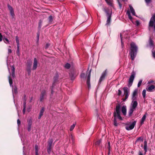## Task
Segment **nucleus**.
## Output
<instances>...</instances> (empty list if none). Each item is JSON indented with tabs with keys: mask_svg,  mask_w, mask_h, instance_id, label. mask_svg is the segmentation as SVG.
Wrapping results in <instances>:
<instances>
[{
	"mask_svg": "<svg viewBox=\"0 0 155 155\" xmlns=\"http://www.w3.org/2000/svg\"><path fill=\"white\" fill-rule=\"evenodd\" d=\"M138 96V89H136L133 91L132 96V100L131 104V106L129 111V116H131L137 106L138 103L137 101Z\"/></svg>",
	"mask_w": 155,
	"mask_h": 155,
	"instance_id": "1",
	"label": "nucleus"
},
{
	"mask_svg": "<svg viewBox=\"0 0 155 155\" xmlns=\"http://www.w3.org/2000/svg\"><path fill=\"white\" fill-rule=\"evenodd\" d=\"M120 106L119 104L117 105L116 106V112L114 114V125L115 126L118 125V124L116 120V117H117L119 119L122 120V119L120 116Z\"/></svg>",
	"mask_w": 155,
	"mask_h": 155,
	"instance_id": "2",
	"label": "nucleus"
},
{
	"mask_svg": "<svg viewBox=\"0 0 155 155\" xmlns=\"http://www.w3.org/2000/svg\"><path fill=\"white\" fill-rule=\"evenodd\" d=\"M137 50V46L134 43L132 42L130 44V54L132 60H134L136 56Z\"/></svg>",
	"mask_w": 155,
	"mask_h": 155,
	"instance_id": "3",
	"label": "nucleus"
},
{
	"mask_svg": "<svg viewBox=\"0 0 155 155\" xmlns=\"http://www.w3.org/2000/svg\"><path fill=\"white\" fill-rule=\"evenodd\" d=\"M150 27L153 28L155 31V14L152 15L150 19L149 25V30Z\"/></svg>",
	"mask_w": 155,
	"mask_h": 155,
	"instance_id": "4",
	"label": "nucleus"
},
{
	"mask_svg": "<svg viewBox=\"0 0 155 155\" xmlns=\"http://www.w3.org/2000/svg\"><path fill=\"white\" fill-rule=\"evenodd\" d=\"M104 10L106 13L107 16L106 25H108L110 22L111 13H109L108 9L107 8H104Z\"/></svg>",
	"mask_w": 155,
	"mask_h": 155,
	"instance_id": "5",
	"label": "nucleus"
},
{
	"mask_svg": "<svg viewBox=\"0 0 155 155\" xmlns=\"http://www.w3.org/2000/svg\"><path fill=\"white\" fill-rule=\"evenodd\" d=\"M136 121H134L131 124H127L125 128L128 130H129L133 129L136 125Z\"/></svg>",
	"mask_w": 155,
	"mask_h": 155,
	"instance_id": "6",
	"label": "nucleus"
},
{
	"mask_svg": "<svg viewBox=\"0 0 155 155\" xmlns=\"http://www.w3.org/2000/svg\"><path fill=\"white\" fill-rule=\"evenodd\" d=\"M135 75V74L134 73V72H132L129 80L128 85V87H130L132 85L134 78Z\"/></svg>",
	"mask_w": 155,
	"mask_h": 155,
	"instance_id": "7",
	"label": "nucleus"
},
{
	"mask_svg": "<svg viewBox=\"0 0 155 155\" xmlns=\"http://www.w3.org/2000/svg\"><path fill=\"white\" fill-rule=\"evenodd\" d=\"M124 94H125V98L123 99V101H125L128 97L129 96V91L128 88L127 87H124L123 88Z\"/></svg>",
	"mask_w": 155,
	"mask_h": 155,
	"instance_id": "8",
	"label": "nucleus"
},
{
	"mask_svg": "<svg viewBox=\"0 0 155 155\" xmlns=\"http://www.w3.org/2000/svg\"><path fill=\"white\" fill-rule=\"evenodd\" d=\"M107 71L106 70L101 75L99 80V82L101 83L102 81L104 80L107 74Z\"/></svg>",
	"mask_w": 155,
	"mask_h": 155,
	"instance_id": "9",
	"label": "nucleus"
},
{
	"mask_svg": "<svg viewBox=\"0 0 155 155\" xmlns=\"http://www.w3.org/2000/svg\"><path fill=\"white\" fill-rule=\"evenodd\" d=\"M46 96V92L45 91H41V94L40 97V101L41 102H42L44 100Z\"/></svg>",
	"mask_w": 155,
	"mask_h": 155,
	"instance_id": "10",
	"label": "nucleus"
},
{
	"mask_svg": "<svg viewBox=\"0 0 155 155\" xmlns=\"http://www.w3.org/2000/svg\"><path fill=\"white\" fill-rule=\"evenodd\" d=\"M91 70H90L89 73L88 75L87 79V86L88 89H89L91 87L90 85V78H91Z\"/></svg>",
	"mask_w": 155,
	"mask_h": 155,
	"instance_id": "11",
	"label": "nucleus"
},
{
	"mask_svg": "<svg viewBox=\"0 0 155 155\" xmlns=\"http://www.w3.org/2000/svg\"><path fill=\"white\" fill-rule=\"evenodd\" d=\"M91 70H90L89 73L88 75L87 79V86L88 89H89L91 87L90 85V78H91Z\"/></svg>",
	"mask_w": 155,
	"mask_h": 155,
	"instance_id": "12",
	"label": "nucleus"
},
{
	"mask_svg": "<svg viewBox=\"0 0 155 155\" xmlns=\"http://www.w3.org/2000/svg\"><path fill=\"white\" fill-rule=\"evenodd\" d=\"M155 88V85H148V87L146 88V90L147 91L149 92H153Z\"/></svg>",
	"mask_w": 155,
	"mask_h": 155,
	"instance_id": "13",
	"label": "nucleus"
},
{
	"mask_svg": "<svg viewBox=\"0 0 155 155\" xmlns=\"http://www.w3.org/2000/svg\"><path fill=\"white\" fill-rule=\"evenodd\" d=\"M7 6L9 10L10 11L11 15L13 18L15 15V14L14 13V11L13 8L9 4Z\"/></svg>",
	"mask_w": 155,
	"mask_h": 155,
	"instance_id": "14",
	"label": "nucleus"
},
{
	"mask_svg": "<svg viewBox=\"0 0 155 155\" xmlns=\"http://www.w3.org/2000/svg\"><path fill=\"white\" fill-rule=\"evenodd\" d=\"M38 62L37 59L35 58L34 59V62L33 63V66L32 67V70H35L36 69L38 66Z\"/></svg>",
	"mask_w": 155,
	"mask_h": 155,
	"instance_id": "15",
	"label": "nucleus"
},
{
	"mask_svg": "<svg viewBox=\"0 0 155 155\" xmlns=\"http://www.w3.org/2000/svg\"><path fill=\"white\" fill-rule=\"evenodd\" d=\"M28 131H30L31 130V126L32 124V121L31 120H29L28 121Z\"/></svg>",
	"mask_w": 155,
	"mask_h": 155,
	"instance_id": "16",
	"label": "nucleus"
},
{
	"mask_svg": "<svg viewBox=\"0 0 155 155\" xmlns=\"http://www.w3.org/2000/svg\"><path fill=\"white\" fill-rule=\"evenodd\" d=\"M121 111L124 115H126L127 114V107L125 105H124L122 107Z\"/></svg>",
	"mask_w": 155,
	"mask_h": 155,
	"instance_id": "17",
	"label": "nucleus"
},
{
	"mask_svg": "<svg viewBox=\"0 0 155 155\" xmlns=\"http://www.w3.org/2000/svg\"><path fill=\"white\" fill-rule=\"evenodd\" d=\"M44 111H45L44 108L43 107L42 108H41V109L40 110V114H39V115L38 117V119H40L41 118V116L43 115V114Z\"/></svg>",
	"mask_w": 155,
	"mask_h": 155,
	"instance_id": "18",
	"label": "nucleus"
},
{
	"mask_svg": "<svg viewBox=\"0 0 155 155\" xmlns=\"http://www.w3.org/2000/svg\"><path fill=\"white\" fill-rule=\"evenodd\" d=\"M129 6L132 15H134L136 16L134 10V9L133 7L130 5H129Z\"/></svg>",
	"mask_w": 155,
	"mask_h": 155,
	"instance_id": "19",
	"label": "nucleus"
},
{
	"mask_svg": "<svg viewBox=\"0 0 155 155\" xmlns=\"http://www.w3.org/2000/svg\"><path fill=\"white\" fill-rule=\"evenodd\" d=\"M147 114L146 113L142 117L140 122L141 124H142L143 123V122L146 118Z\"/></svg>",
	"mask_w": 155,
	"mask_h": 155,
	"instance_id": "20",
	"label": "nucleus"
},
{
	"mask_svg": "<svg viewBox=\"0 0 155 155\" xmlns=\"http://www.w3.org/2000/svg\"><path fill=\"white\" fill-rule=\"evenodd\" d=\"M105 1L109 5L113 6V0H105Z\"/></svg>",
	"mask_w": 155,
	"mask_h": 155,
	"instance_id": "21",
	"label": "nucleus"
},
{
	"mask_svg": "<svg viewBox=\"0 0 155 155\" xmlns=\"http://www.w3.org/2000/svg\"><path fill=\"white\" fill-rule=\"evenodd\" d=\"M12 76L14 78L15 77V68L14 66H12Z\"/></svg>",
	"mask_w": 155,
	"mask_h": 155,
	"instance_id": "22",
	"label": "nucleus"
},
{
	"mask_svg": "<svg viewBox=\"0 0 155 155\" xmlns=\"http://www.w3.org/2000/svg\"><path fill=\"white\" fill-rule=\"evenodd\" d=\"M127 15L128 17L132 21L133 18L131 16L130 12L129 11H127Z\"/></svg>",
	"mask_w": 155,
	"mask_h": 155,
	"instance_id": "23",
	"label": "nucleus"
},
{
	"mask_svg": "<svg viewBox=\"0 0 155 155\" xmlns=\"http://www.w3.org/2000/svg\"><path fill=\"white\" fill-rule=\"evenodd\" d=\"M52 143H53V140L51 139L49 140L48 141V147H51Z\"/></svg>",
	"mask_w": 155,
	"mask_h": 155,
	"instance_id": "24",
	"label": "nucleus"
},
{
	"mask_svg": "<svg viewBox=\"0 0 155 155\" xmlns=\"http://www.w3.org/2000/svg\"><path fill=\"white\" fill-rule=\"evenodd\" d=\"M147 84H148L149 85H150L151 84H152V85H155V81L152 80H150L148 81Z\"/></svg>",
	"mask_w": 155,
	"mask_h": 155,
	"instance_id": "25",
	"label": "nucleus"
},
{
	"mask_svg": "<svg viewBox=\"0 0 155 155\" xmlns=\"http://www.w3.org/2000/svg\"><path fill=\"white\" fill-rule=\"evenodd\" d=\"M149 44L150 47H153V41L150 38Z\"/></svg>",
	"mask_w": 155,
	"mask_h": 155,
	"instance_id": "26",
	"label": "nucleus"
},
{
	"mask_svg": "<svg viewBox=\"0 0 155 155\" xmlns=\"http://www.w3.org/2000/svg\"><path fill=\"white\" fill-rule=\"evenodd\" d=\"M143 138L142 137H138L137 140L136 142L142 141L143 142Z\"/></svg>",
	"mask_w": 155,
	"mask_h": 155,
	"instance_id": "27",
	"label": "nucleus"
},
{
	"mask_svg": "<svg viewBox=\"0 0 155 155\" xmlns=\"http://www.w3.org/2000/svg\"><path fill=\"white\" fill-rule=\"evenodd\" d=\"M70 64L68 63H66L64 66L65 68L67 69H69L70 68Z\"/></svg>",
	"mask_w": 155,
	"mask_h": 155,
	"instance_id": "28",
	"label": "nucleus"
},
{
	"mask_svg": "<svg viewBox=\"0 0 155 155\" xmlns=\"http://www.w3.org/2000/svg\"><path fill=\"white\" fill-rule=\"evenodd\" d=\"M48 20L49 23H51L53 21V17L52 16L50 15L48 18Z\"/></svg>",
	"mask_w": 155,
	"mask_h": 155,
	"instance_id": "29",
	"label": "nucleus"
},
{
	"mask_svg": "<svg viewBox=\"0 0 155 155\" xmlns=\"http://www.w3.org/2000/svg\"><path fill=\"white\" fill-rule=\"evenodd\" d=\"M8 80H9V83L10 84V85L11 86L12 84V78L10 77V76L8 77Z\"/></svg>",
	"mask_w": 155,
	"mask_h": 155,
	"instance_id": "30",
	"label": "nucleus"
},
{
	"mask_svg": "<svg viewBox=\"0 0 155 155\" xmlns=\"http://www.w3.org/2000/svg\"><path fill=\"white\" fill-rule=\"evenodd\" d=\"M3 40L5 43L6 44H8L9 43V41L6 38H3Z\"/></svg>",
	"mask_w": 155,
	"mask_h": 155,
	"instance_id": "31",
	"label": "nucleus"
},
{
	"mask_svg": "<svg viewBox=\"0 0 155 155\" xmlns=\"http://www.w3.org/2000/svg\"><path fill=\"white\" fill-rule=\"evenodd\" d=\"M15 38H16V42L17 43V45H19V41L18 37V36H16L15 37Z\"/></svg>",
	"mask_w": 155,
	"mask_h": 155,
	"instance_id": "32",
	"label": "nucleus"
},
{
	"mask_svg": "<svg viewBox=\"0 0 155 155\" xmlns=\"http://www.w3.org/2000/svg\"><path fill=\"white\" fill-rule=\"evenodd\" d=\"M146 90H143L142 91V95L144 98H145L146 97Z\"/></svg>",
	"mask_w": 155,
	"mask_h": 155,
	"instance_id": "33",
	"label": "nucleus"
},
{
	"mask_svg": "<svg viewBox=\"0 0 155 155\" xmlns=\"http://www.w3.org/2000/svg\"><path fill=\"white\" fill-rule=\"evenodd\" d=\"M75 124H73L71 126L70 128V131H72L73 130V129H74V128L75 127Z\"/></svg>",
	"mask_w": 155,
	"mask_h": 155,
	"instance_id": "34",
	"label": "nucleus"
},
{
	"mask_svg": "<svg viewBox=\"0 0 155 155\" xmlns=\"http://www.w3.org/2000/svg\"><path fill=\"white\" fill-rule=\"evenodd\" d=\"M101 142V140L100 139L98 140L95 143V144L97 145H99Z\"/></svg>",
	"mask_w": 155,
	"mask_h": 155,
	"instance_id": "35",
	"label": "nucleus"
},
{
	"mask_svg": "<svg viewBox=\"0 0 155 155\" xmlns=\"http://www.w3.org/2000/svg\"><path fill=\"white\" fill-rule=\"evenodd\" d=\"M42 21L40 20L39 21L38 24V27L39 29L41 28L42 26Z\"/></svg>",
	"mask_w": 155,
	"mask_h": 155,
	"instance_id": "36",
	"label": "nucleus"
},
{
	"mask_svg": "<svg viewBox=\"0 0 155 155\" xmlns=\"http://www.w3.org/2000/svg\"><path fill=\"white\" fill-rule=\"evenodd\" d=\"M35 153L38 152V148L37 145H35Z\"/></svg>",
	"mask_w": 155,
	"mask_h": 155,
	"instance_id": "37",
	"label": "nucleus"
},
{
	"mask_svg": "<svg viewBox=\"0 0 155 155\" xmlns=\"http://www.w3.org/2000/svg\"><path fill=\"white\" fill-rule=\"evenodd\" d=\"M142 82V80H140L139 82L138 83V84H137V87H139L141 85V83Z\"/></svg>",
	"mask_w": 155,
	"mask_h": 155,
	"instance_id": "38",
	"label": "nucleus"
},
{
	"mask_svg": "<svg viewBox=\"0 0 155 155\" xmlns=\"http://www.w3.org/2000/svg\"><path fill=\"white\" fill-rule=\"evenodd\" d=\"M145 1L147 5L150 4L152 2V0H145Z\"/></svg>",
	"mask_w": 155,
	"mask_h": 155,
	"instance_id": "39",
	"label": "nucleus"
},
{
	"mask_svg": "<svg viewBox=\"0 0 155 155\" xmlns=\"http://www.w3.org/2000/svg\"><path fill=\"white\" fill-rule=\"evenodd\" d=\"M51 147H48L47 151L48 153H50L51 151Z\"/></svg>",
	"mask_w": 155,
	"mask_h": 155,
	"instance_id": "40",
	"label": "nucleus"
},
{
	"mask_svg": "<svg viewBox=\"0 0 155 155\" xmlns=\"http://www.w3.org/2000/svg\"><path fill=\"white\" fill-rule=\"evenodd\" d=\"M81 78H84L85 77V74L84 73H82L80 75Z\"/></svg>",
	"mask_w": 155,
	"mask_h": 155,
	"instance_id": "41",
	"label": "nucleus"
},
{
	"mask_svg": "<svg viewBox=\"0 0 155 155\" xmlns=\"http://www.w3.org/2000/svg\"><path fill=\"white\" fill-rule=\"evenodd\" d=\"M117 0V2H118V4H119L120 8H122V5H121V4L119 0Z\"/></svg>",
	"mask_w": 155,
	"mask_h": 155,
	"instance_id": "42",
	"label": "nucleus"
},
{
	"mask_svg": "<svg viewBox=\"0 0 155 155\" xmlns=\"http://www.w3.org/2000/svg\"><path fill=\"white\" fill-rule=\"evenodd\" d=\"M17 53L19 54V45H17Z\"/></svg>",
	"mask_w": 155,
	"mask_h": 155,
	"instance_id": "43",
	"label": "nucleus"
},
{
	"mask_svg": "<svg viewBox=\"0 0 155 155\" xmlns=\"http://www.w3.org/2000/svg\"><path fill=\"white\" fill-rule=\"evenodd\" d=\"M70 76H71V79L72 80L74 79L75 78L74 77H73V75H72V74L71 73L70 74Z\"/></svg>",
	"mask_w": 155,
	"mask_h": 155,
	"instance_id": "44",
	"label": "nucleus"
},
{
	"mask_svg": "<svg viewBox=\"0 0 155 155\" xmlns=\"http://www.w3.org/2000/svg\"><path fill=\"white\" fill-rule=\"evenodd\" d=\"M147 146H144V149L145 151V153H146L147 151Z\"/></svg>",
	"mask_w": 155,
	"mask_h": 155,
	"instance_id": "45",
	"label": "nucleus"
},
{
	"mask_svg": "<svg viewBox=\"0 0 155 155\" xmlns=\"http://www.w3.org/2000/svg\"><path fill=\"white\" fill-rule=\"evenodd\" d=\"M121 91L120 90H118V95L120 96L121 94Z\"/></svg>",
	"mask_w": 155,
	"mask_h": 155,
	"instance_id": "46",
	"label": "nucleus"
},
{
	"mask_svg": "<svg viewBox=\"0 0 155 155\" xmlns=\"http://www.w3.org/2000/svg\"><path fill=\"white\" fill-rule=\"evenodd\" d=\"M108 146L107 148L109 150L110 149V143L109 142L108 143Z\"/></svg>",
	"mask_w": 155,
	"mask_h": 155,
	"instance_id": "47",
	"label": "nucleus"
},
{
	"mask_svg": "<svg viewBox=\"0 0 155 155\" xmlns=\"http://www.w3.org/2000/svg\"><path fill=\"white\" fill-rule=\"evenodd\" d=\"M152 55H153V57L155 58V52L154 51H152Z\"/></svg>",
	"mask_w": 155,
	"mask_h": 155,
	"instance_id": "48",
	"label": "nucleus"
},
{
	"mask_svg": "<svg viewBox=\"0 0 155 155\" xmlns=\"http://www.w3.org/2000/svg\"><path fill=\"white\" fill-rule=\"evenodd\" d=\"M17 123L18 125H19L20 124V121L19 119H18L17 120Z\"/></svg>",
	"mask_w": 155,
	"mask_h": 155,
	"instance_id": "49",
	"label": "nucleus"
},
{
	"mask_svg": "<svg viewBox=\"0 0 155 155\" xmlns=\"http://www.w3.org/2000/svg\"><path fill=\"white\" fill-rule=\"evenodd\" d=\"M25 110H26V108H25V107H23V113L24 114L25 113Z\"/></svg>",
	"mask_w": 155,
	"mask_h": 155,
	"instance_id": "50",
	"label": "nucleus"
},
{
	"mask_svg": "<svg viewBox=\"0 0 155 155\" xmlns=\"http://www.w3.org/2000/svg\"><path fill=\"white\" fill-rule=\"evenodd\" d=\"M50 45L49 44H46L45 46V48H47Z\"/></svg>",
	"mask_w": 155,
	"mask_h": 155,
	"instance_id": "51",
	"label": "nucleus"
},
{
	"mask_svg": "<svg viewBox=\"0 0 155 155\" xmlns=\"http://www.w3.org/2000/svg\"><path fill=\"white\" fill-rule=\"evenodd\" d=\"M26 102L25 101L24 103V107H25V108H26Z\"/></svg>",
	"mask_w": 155,
	"mask_h": 155,
	"instance_id": "52",
	"label": "nucleus"
},
{
	"mask_svg": "<svg viewBox=\"0 0 155 155\" xmlns=\"http://www.w3.org/2000/svg\"><path fill=\"white\" fill-rule=\"evenodd\" d=\"M144 146H147V142L146 140L144 141Z\"/></svg>",
	"mask_w": 155,
	"mask_h": 155,
	"instance_id": "53",
	"label": "nucleus"
},
{
	"mask_svg": "<svg viewBox=\"0 0 155 155\" xmlns=\"http://www.w3.org/2000/svg\"><path fill=\"white\" fill-rule=\"evenodd\" d=\"M12 50L11 49H8V52L9 53H12Z\"/></svg>",
	"mask_w": 155,
	"mask_h": 155,
	"instance_id": "54",
	"label": "nucleus"
},
{
	"mask_svg": "<svg viewBox=\"0 0 155 155\" xmlns=\"http://www.w3.org/2000/svg\"><path fill=\"white\" fill-rule=\"evenodd\" d=\"M136 23L137 25H139L140 24V23H139V21H136Z\"/></svg>",
	"mask_w": 155,
	"mask_h": 155,
	"instance_id": "55",
	"label": "nucleus"
},
{
	"mask_svg": "<svg viewBox=\"0 0 155 155\" xmlns=\"http://www.w3.org/2000/svg\"><path fill=\"white\" fill-rule=\"evenodd\" d=\"M39 33H37V37L38 39V40L39 38Z\"/></svg>",
	"mask_w": 155,
	"mask_h": 155,
	"instance_id": "56",
	"label": "nucleus"
},
{
	"mask_svg": "<svg viewBox=\"0 0 155 155\" xmlns=\"http://www.w3.org/2000/svg\"><path fill=\"white\" fill-rule=\"evenodd\" d=\"M139 155H143V153L140 151L139 152Z\"/></svg>",
	"mask_w": 155,
	"mask_h": 155,
	"instance_id": "57",
	"label": "nucleus"
},
{
	"mask_svg": "<svg viewBox=\"0 0 155 155\" xmlns=\"http://www.w3.org/2000/svg\"><path fill=\"white\" fill-rule=\"evenodd\" d=\"M120 38H121V43H122V35H121V34H120Z\"/></svg>",
	"mask_w": 155,
	"mask_h": 155,
	"instance_id": "58",
	"label": "nucleus"
},
{
	"mask_svg": "<svg viewBox=\"0 0 155 155\" xmlns=\"http://www.w3.org/2000/svg\"><path fill=\"white\" fill-rule=\"evenodd\" d=\"M2 37H0V41H1L2 40Z\"/></svg>",
	"mask_w": 155,
	"mask_h": 155,
	"instance_id": "59",
	"label": "nucleus"
},
{
	"mask_svg": "<svg viewBox=\"0 0 155 155\" xmlns=\"http://www.w3.org/2000/svg\"><path fill=\"white\" fill-rule=\"evenodd\" d=\"M35 155H38V152L35 153Z\"/></svg>",
	"mask_w": 155,
	"mask_h": 155,
	"instance_id": "60",
	"label": "nucleus"
},
{
	"mask_svg": "<svg viewBox=\"0 0 155 155\" xmlns=\"http://www.w3.org/2000/svg\"><path fill=\"white\" fill-rule=\"evenodd\" d=\"M0 37H2V35L1 33H0Z\"/></svg>",
	"mask_w": 155,
	"mask_h": 155,
	"instance_id": "61",
	"label": "nucleus"
},
{
	"mask_svg": "<svg viewBox=\"0 0 155 155\" xmlns=\"http://www.w3.org/2000/svg\"><path fill=\"white\" fill-rule=\"evenodd\" d=\"M27 71H30V68H29V69L28 70H27Z\"/></svg>",
	"mask_w": 155,
	"mask_h": 155,
	"instance_id": "62",
	"label": "nucleus"
},
{
	"mask_svg": "<svg viewBox=\"0 0 155 155\" xmlns=\"http://www.w3.org/2000/svg\"><path fill=\"white\" fill-rule=\"evenodd\" d=\"M51 93L52 94L53 93V91L52 90H51Z\"/></svg>",
	"mask_w": 155,
	"mask_h": 155,
	"instance_id": "63",
	"label": "nucleus"
},
{
	"mask_svg": "<svg viewBox=\"0 0 155 155\" xmlns=\"http://www.w3.org/2000/svg\"><path fill=\"white\" fill-rule=\"evenodd\" d=\"M23 155H25V154H24Z\"/></svg>",
	"mask_w": 155,
	"mask_h": 155,
	"instance_id": "64",
	"label": "nucleus"
}]
</instances>
